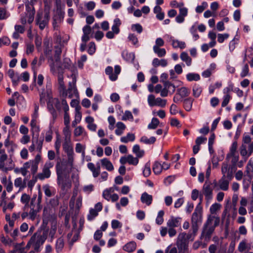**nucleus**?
<instances>
[{"instance_id": "1", "label": "nucleus", "mask_w": 253, "mask_h": 253, "mask_svg": "<svg viewBox=\"0 0 253 253\" xmlns=\"http://www.w3.org/2000/svg\"><path fill=\"white\" fill-rule=\"evenodd\" d=\"M47 236V230L43 231V232L42 230H38L32 235L30 240H32L35 251L37 252L41 251L40 247L45 241Z\"/></svg>"}, {"instance_id": "2", "label": "nucleus", "mask_w": 253, "mask_h": 253, "mask_svg": "<svg viewBox=\"0 0 253 253\" xmlns=\"http://www.w3.org/2000/svg\"><path fill=\"white\" fill-rule=\"evenodd\" d=\"M202 208L200 206V203H199L196 206L191 218L192 230L194 235H196L199 225L202 221Z\"/></svg>"}, {"instance_id": "3", "label": "nucleus", "mask_w": 253, "mask_h": 253, "mask_svg": "<svg viewBox=\"0 0 253 253\" xmlns=\"http://www.w3.org/2000/svg\"><path fill=\"white\" fill-rule=\"evenodd\" d=\"M214 218V217L213 216H208L203 228L201 238L203 237L207 241H209L210 240L211 235L215 230V228L212 226Z\"/></svg>"}, {"instance_id": "4", "label": "nucleus", "mask_w": 253, "mask_h": 253, "mask_svg": "<svg viewBox=\"0 0 253 253\" xmlns=\"http://www.w3.org/2000/svg\"><path fill=\"white\" fill-rule=\"evenodd\" d=\"M49 19V10H45L43 12L42 11L38 12L36 18V22L39 25L40 30H43L48 25Z\"/></svg>"}, {"instance_id": "5", "label": "nucleus", "mask_w": 253, "mask_h": 253, "mask_svg": "<svg viewBox=\"0 0 253 253\" xmlns=\"http://www.w3.org/2000/svg\"><path fill=\"white\" fill-rule=\"evenodd\" d=\"M57 182L63 191H67L72 186V182L68 174H65L60 177H57Z\"/></svg>"}, {"instance_id": "6", "label": "nucleus", "mask_w": 253, "mask_h": 253, "mask_svg": "<svg viewBox=\"0 0 253 253\" xmlns=\"http://www.w3.org/2000/svg\"><path fill=\"white\" fill-rule=\"evenodd\" d=\"M54 166L53 163L50 161H47L45 163L42 172L38 174L39 179L40 180H43L45 178H48L50 176L51 171L50 169L52 168Z\"/></svg>"}, {"instance_id": "7", "label": "nucleus", "mask_w": 253, "mask_h": 253, "mask_svg": "<svg viewBox=\"0 0 253 253\" xmlns=\"http://www.w3.org/2000/svg\"><path fill=\"white\" fill-rule=\"evenodd\" d=\"M211 185V182L206 180L202 188L203 195L205 196V199L207 202H209L213 198V189Z\"/></svg>"}, {"instance_id": "8", "label": "nucleus", "mask_w": 253, "mask_h": 253, "mask_svg": "<svg viewBox=\"0 0 253 253\" xmlns=\"http://www.w3.org/2000/svg\"><path fill=\"white\" fill-rule=\"evenodd\" d=\"M186 233H180L177 238L176 246L180 251H185L188 248V242L186 239Z\"/></svg>"}, {"instance_id": "9", "label": "nucleus", "mask_w": 253, "mask_h": 253, "mask_svg": "<svg viewBox=\"0 0 253 253\" xmlns=\"http://www.w3.org/2000/svg\"><path fill=\"white\" fill-rule=\"evenodd\" d=\"M63 148L64 151L67 153L68 160L69 161L73 160V149L71 144V139L70 138L64 139L63 144Z\"/></svg>"}, {"instance_id": "10", "label": "nucleus", "mask_w": 253, "mask_h": 253, "mask_svg": "<svg viewBox=\"0 0 253 253\" xmlns=\"http://www.w3.org/2000/svg\"><path fill=\"white\" fill-rule=\"evenodd\" d=\"M65 15V12L61 9V8L57 7L56 14L53 17V26L54 28L55 27L56 24L60 23L63 21Z\"/></svg>"}, {"instance_id": "11", "label": "nucleus", "mask_w": 253, "mask_h": 253, "mask_svg": "<svg viewBox=\"0 0 253 253\" xmlns=\"http://www.w3.org/2000/svg\"><path fill=\"white\" fill-rule=\"evenodd\" d=\"M181 223V218L171 216L168 220L167 224L168 227L174 228L175 227H180Z\"/></svg>"}, {"instance_id": "12", "label": "nucleus", "mask_w": 253, "mask_h": 253, "mask_svg": "<svg viewBox=\"0 0 253 253\" xmlns=\"http://www.w3.org/2000/svg\"><path fill=\"white\" fill-rule=\"evenodd\" d=\"M41 160V156L40 155L38 154L36 156L34 160L32 161V165L31 168V171L33 175H35L38 171V165Z\"/></svg>"}, {"instance_id": "13", "label": "nucleus", "mask_w": 253, "mask_h": 253, "mask_svg": "<svg viewBox=\"0 0 253 253\" xmlns=\"http://www.w3.org/2000/svg\"><path fill=\"white\" fill-rule=\"evenodd\" d=\"M63 74H59L58 76V82L59 85V89L63 91L62 96H66L67 95V91L63 81Z\"/></svg>"}, {"instance_id": "14", "label": "nucleus", "mask_w": 253, "mask_h": 253, "mask_svg": "<svg viewBox=\"0 0 253 253\" xmlns=\"http://www.w3.org/2000/svg\"><path fill=\"white\" fill-rule=\"evenodd\" d=\"M42 206L39 204H37L36 207H33L31 208V210L29 212V215L30 216V218L31 220H35L37 213L39 211H40L42 209Z\"/></svg>"}, {"instance_id": "15", "label": "nucleus", "mask_w": 253, "mask_h": 253, "mask_svg": "<svg viewBox=\"0 0 253 253\" xmlns=\"http://www.w3.org/2000/svg\"><path fill=\"white\" fill-rule=\"evenodd\" d=\"M140 199L142 203H144L147 206H150L152 204L153 197L147 193L144 192L141 195Z\"/></svg>"}, {"instance_id": "16", "label": "nucleus", "mask_w": 253, "mask_h": 253, "mask_svg": "<svg viewBox=\"0 0 253 253\" xmlns=\"http://www.w3.org/2000/svg\"><path fill=\"white\" fill-rule=\"evenodd\" d=\"M245 172L246 175L249 177V181H251L253 178V162L251 160L248 162Z\"/></svg>"}, {"instance_id": "17", "label": "nucleus", "mask_w": 253, "mask_h": 253, "mask_svg": "<svg viewBox=\"0 0 253 253\" xmlns=\"http://www.w3.org/2000/svg\"><path fill=\"white\" fill-rule=\"evenodd\" d=\"M229 181L226 180L224 176H222L218 182L219 189L223 191H227L229 188Z\"/></svg>"}, {"instance_id": "18", "label": "nucleus", "mask_w": 253, "mask_h": 253, "mask_svg": "<svg viewBox=\"0 0 253 253\" xmlns=\"http://www.w3.org/2000/svg\"><path fill=\"white\" fill-rule=\"evenodd\" d=\"M39 94L40 103L42 105H44L46 100V98L49 95V91L45 90L44 89H42L41 91H39Z\"/></svg>"}, {"instance_id": "19", "label": "nucleus", "mask_w": 253, "mask_h": 253, "mask_svg": "<svg viewBox=\"0 0 253 253\" xmlns=\"http://www.w3.org/2000/svg\"><path fill=\"white\" fill-rule=\"evenodd\" d=\"M122 56L124 60L129 62H133L135 58V55L133 53H129L126 50H124L122 52Z\"/></svg>"}, {"instance_id": "20", "label": "nucleus", "mask_w": 253, "mask_h": 253, "mask_svg": "<svg viewBox=\"0 0 253 253\" xmlns=\"http://www.w3.org/2000/svg\"><path fill=\"white\" fill-rule=\"evenodd\" d=\"M171 41V44L173 48H180V49H184L186 47V44L184 42L180 41L178 40H174L172 37L170 38Z\"/></svg>"}, {"instance_id": "21", "label": "nucleus", "mask_w": 253, "mask_h": 253, "mask_svg": "<svg viewBox=\"0 0 253 253\" xmlns=\"http://www.w3.org/2000/svg\"><path fill=\"white\" fill-rule=\"evenodd\" d=\"M87 168L92 172L93 176L97 177L99 176L100 171L99 170L98 168H96L95 165L92 163H89L87 164Z\"/></svg>"}, {"instance_id": "22", "label": "nucleus", "mask_w": 253, "mask_h": 253, "mask_svg": "<svg viewBox=\"0 0 253 253\" xmlns=\"http://www.w3.org/2000/svg\"><path fill=\"white\" fill-rule=\"evenodd\" d=\"M136 248V244L133 241L130 242L123 247V250L128 253L134 252Z\"/></svg>"}, {"instance_id": "23", "label": "nucleus", "mask_w": 253, "mask_h": 253, "mask_svg": "<svg viewBox=\"0 0 253 253\" xmlns=\"http://www.w3.org/2000/svg\"><path fill=\"white\" fill-rule=\"evenodd\" d=\"M64 247V239L62 237L58 238L56 241L55 249L57 253L61 252Z\"/></svg>"}, {"instance_id": "24", "label": "nucleus", "mask_w": 253, "mask_h": 253, "mask_svg": "<svg viewBox=\"0 0 253 253\" xmlns=\"http://www.w3.org/2000/svg\"><path fill=\"white\" fill-rule=\"evenodd\" d=\"M177 92L181 98L188 96L190 93V90L186 87L183 86L178 89Z\"/></svg>"}, {"instance_id": "25", "label": "nucleus", "mask_w": 253, "mask_h": 253, "mask_svg": "<svg viewBox=\"0 0 253 253\" xmlns=\"http://www.w3.org/2000/svg\"><path fill=\"white\" fill-rule=\"evenodd\" d=\"M152 65L155 67H157L159 66L164 67L168 65V62L167 60L165 59L159 60L158 58H155L153 60Z\"/></svg>"}, {"instance_id": "26", "label": "nucleus", "mask_w": 253, "mask_h": 253, "mask_svg": "<svg viewBox=\"0 0 253 253\" xmlns=\"http://www.w3.org/2000/svg\"><path fill=\"white\" fill-rule=\"evenodd\" d=\"M101 163L102 166L104 167L108 171H112L114 169V167L112 163L107 158L101 160Z\"/></svg>"}, {"instance_id": "27", "label": "nucleus", "mask_w": 253, "mask_h": 253, "mask_svg": "<svg viewBox=\"0 0 253 253\" xmlns=\"http://www.w3.org/2000/svg\"><path fill=\"white\" fill-rule=\"evenodd\" d=\"M132 152L136 155L137 158L142 157L145 153L143 150H140V146L138 144H135L133 146Z\"/></svg>"}, {"instance_id": "28", "label": "nucleus", "mask_w": 253, "mask_h": 253, "mask_svg": "<svg viewBox=\"0 0 253 253\" xmlns=\"http://www.w3.org/2000/svg\"><path fill=\"white\" fill-rule=\"evenodd\" d=\"M121 24V21L119 18H116L114 20V24L112 27V32L115 34H118L120 32L119 27Z\"/></svg>"}, {"instance_id": "29", "label": "nucleus", "mask_w": 253, "mask_h": 253, "mask_svg": "<svg viewBox=\"0 0 253 253\" xmlns=\"http://www.w3.org/2000/svg\"><path fill=\"white\" fill-rule=\"evenodd\" d=\"M156 141V139L154 136H151L148 138L146 136H143L141 137L140 141L146 144H154Z\"/></svg>"}, {"instance_id": "30", "label": "nucleus", "mask_w": 253, "mask_h": 253, "mask_svg": "<svg viewBox=\"0 0 253 253\" xmlns=\"http://www.w3.org/2000/svg\"><path fill=\"white\" fill-rule=\"evenodd\" d=\"M193 99L192 98H188L183 100V107L186 111H190L192 106Z\"/></svg>"}, {"instance_id": "31", "label": "nucleus", "mask_w": 253, "mask_h": 253, "mask_svg": "<svg viewBox=\"0 0 253 253\" xmlns=\"http://www.w3.org/2000/svg\"><path fill=\"white\" fill-rule=\"evenodd\" d=\"M135 138L134 134L128 133L126 136H123L121 138V141L123 143H127L128 141H133Z\"/></svg>"}, {"instance_id": "32", "label": "nucleus", "mask_w": 253, "mask_h": 253, "mask_svg": "<svg viewBox=\"0 0 253 253\" xmlns=\"http://www.w3.org/2000/svg\"><path fill=\"white\" fill-rule=\"evenodd\" d=\"M202 91V87L198 84H195L193 87V95L195 97H198Z\"/></svg>"}, {"instance_id": "33", "label": "nucleus", "mask_w": 253, "mask_h": 253, "mask_svg": "<svg viewBox=\"0 0 253 253\" xmlns=\"http://www.w3.org/2000/svg\"><path fill=\"white\" fill-rule=\"evenodd\" d=\"M164 86L166 89H167L170 94H173L175 91V85L169 81L168 82H164Z\"/></svg>"}, {"instance_id": "34", "label": "nucleus", "mask_w": 253, "mask_h": 253, "mask_svg": "<svg viewBox=\"0 0 253 253\" xmlns=\"http://www.w3.org/2000/svg\"><path fill=\"white\" fill-rule=\"evenodd\" d=\"M57 230V227L56 224L52 225L51 226V228L50 229L49 232V241L50 242H52L54 238H55V235L56 234Z\"/></svg>"}, {"instance_id": "35", "label": "nucleus", "mask_w": 253, "mask_h": 253, "mask_svg": "<svg viewBox=\"0 0 253 253\" xmlns=\"http://www.w3.org/2000/svg\"><path fill=\"white\" fill-rule=\"evenodd\" d=\"M163 169L162 164L159 162H155L153 166V170L155 174H159Z\"/></svg>"}, {"instance_id": "36", "label": "nucleus", "mask_w": 253, "mask_h": 253, "mask_svg": "<svg viewBox=\"0 0 253 253\" xmlns=\"http://www.w3.org/2000/svg\"><path fill=\"white\" fill-rule=\"evenodd\" d=\"M105 73L109 76V79L112 81H115L117 80V77L116 75H113V68L111 66H108L105 69Z\"/></svg>"}, {"instance_id": "37", "label": "nucleus", "mask_w": 253, "mask_h": 253, "mask_svg": "<svg viewBox=\"0 0 253 253\" xmlns=\"http://www.w3.org/2000/svg\"><path fill=\"white\" fill-rule=\"evenodd\" d=\"M181 59L185 62L187 66H190L191 64V58L188 56V54L185 52H183L180 54Z\"/></svg>"}, {"instance_id": "38", "label": "nucleus", "mask_w": 253, "mask_h": 253, "mask_svg": "<svg viewBox=\"0 0 253 253\" xmlns=\"http://www.w3.org/2000/svg\"><path fill=\"white\" fill-rule=\"evenodd\" d=\"M153 49L154 52L157 54L159 57H164L166 54V50L165 48H161L160 47H157L156 46H153Z\"/></svg>"}, {"instance_id": "39", "label": "nucleus", "mask_w": 253, "mask_h": 253, "mask_svg": "<svg viewBox=\"0 0 253 253\" xmlns=\"http://www.w3.org/2000/svg\"><path fill=\"white\" fill-rule=\"evenodd\" d=\"M56 171L57 177L63 176L64 169H63L62 164L60 162H57L56 165Z\"/></svg>"}, {"instance_id": "40", "label": "nucleus", "mask_w": 253, "mask_h": 253, "mask_svg": "<svg viewBox=\"0 0 253 253\" xmlns=\"http://www.w3.org/2000/svg\"><path fill=\"white\" fill-rule=\"evenodd\" d=\"M237 145V142L236 141H234L232 143L230 148V152L226 156V159H229L230 158V155L236 154Z\"/></svg>"}, {"instance_id": "41", "label": "nucleus", "mask_w": 253, "mask_h": 253, "mask_svg": "<svg viewBox=\"0 0 253 253\" xmlns=\"http://www.w3.org/2000/svg\"><path fill=\"white\" fill-rule=\"evenodd\" d=\"M160 122L157 118H153L151 123L148 126V129H156L158 126Z\"/></svg>"}, {"instance_id": "42", "label": "nucleus", "mask_w": 253, "mask_h": 253, "mask_svg": "<svg viewBox=\"0 0 253 253\" xmlns=\"http://www.w3.org/2000/svg\"><path fill=\"white\" fill-rule=\"evenodd\" d=\"M186 79L188 81H197L200 79V75L196 73H188L186 75Z\"/></svg>"}, {"instance_id": "43", "label": "nucleus", "mask_w": 253, "mask_h": 253, "mask_svg": "<svg viewBox=\"0 0 253 253\" xmlns=\"http://www.w3.org/2000/svg\"><path fill=\"white\" fill-rule=\"evenodd\" d=\"M76 78H74L73 79V82H70L69 83V87L68 88V91H73L74 93H77V89L76 86Z\"/></svg>"}, {"instance_id": "44", "label": "nucleus", "mask_w": 253, "mask_h": 253, "mask_svg": "<svg viewBox=\"0 0 253 253\" xmlns=\"http://www.w3.org/2000/svg\"><path fill=\"white\" fill-rule=\"evenodd\" d=\"M127 163L129 165H132L134 166H136L139 162L138 158L134 157L131 155H128L127 156Z\"/></svg>"}, {"instance_id": "45", "label": "nucleus", "mask_w": 253, "mask_h": 253, "mask_svg": "<svg viewBox=\"0 0 253 253\" xmlns=\"http://www.w3.org/2000/svg\"><path fill=\"white\" fill-rule=\"evenodd\" d=\"M82 119V113L81 111L75 112V120L72 122V125L75 126L77 124L80 123Z\"/></svg>"}, {"instance_id": "46", "label": "nucleus", "mask_w": 253, "mask_h": 253, "mask_svg": "<svg viewBox=\"0 0 253 253\" xmlns=\"http://www.w3.org/2000/svg\"><path fill=\"white\" fill-rule=\"evenodd\" d=\"M164 211H160L158 213V215L156 219V222L158 225H161L164 222L163 216L164 215Z\"/></svg>"}, {"instance_id": "47", "label": "nucleus", "mask_w": 253, "mask_h": 253, "mask_svg": "<svg viewBox=\"0 0 253 253\" xmlns=\"http://www.w3.org/2000/svg\"><path fill=\"white\" fill-rule=\"evenodd\" d=\"M151 168H150V163L147 162L144 167L143 171V175L147 177H148L150 174H151Z\"/></svg>"}, {"instance_id": "48", "label": "nucleus", "mask_w": 253, "mask_h": 253, "mask_svg": "<svg viewBox=\"0 0 253 253\" xmlns=\"http://www.w3.org/2000/svg\"><path fill=\"white\" fill-rule=\"evenodd\" d=\"M98 214V212L95 209H91L89 210V214L87 215V220L89 221H91L94 219V218L97 216Z\"/></svg>"}, {"instance_id": "49", "label": "nucleus", "mask_w": 253, "mask_h": 253, "mask_svg": "<svg viewBox=\"0 0 253 253\" xmlns=\"http://www.w3.org/2000/svg\"><path fill=\"white\" fill-rule=\"evenodd\" d=\"M23 180L22 178L18 177L15 179L14 180V185L16 187H19L20 189H24L26 187V185L22 184Z\"/></svg>"}, {"instance_id": "50", "label": "nucleus", "mask_w": 253, "mask_h": 253, "mask_svg": "<svg viewBox=\"0 0 253 253\" xmlns=\"http://www.w3.org/2000/svg\"><path fill=\"white\" fill-rule=\"evenodd\" d=\"M38 63V60L37 58H35L33 60L32 62L31 65H32V70L34 71V76H33V79L34 82L36 81V78H37V69L36 68V65H37Z\"/></svg>"}, {"instance_id": "51", "label": "nucleus", "mask_w": 253, "mask_h": 253, "mask_svg": "<svg viewBox=\"0 0 253 253\" xmlns=\"http://www.w3.org/2000/svg\"><path fill=\"white\" fill-rule=\"evenodd\" d=\"M63 65L65 69L70 70L72 67V63L71 60L68 58H64L63 61Z\"/></svg>"}, {"instance_id": "52", "label": "nucleus", "mask_w": 253, "mask_h": 253, "mask_svg": "<svg viewBox=\"0 0 253 253\" xmlns=\"http://www.w3.org/2000/svg\"><path fill=\"white\" fill-rule=\"evenodd\" d=\"M30 199V197L29 195L24 193L22 195L21 197V202L25 204V207L28 205L29 201Z\"/></svg>"}, {"instance_id": "53", "label": "nucleus", "mask_w": 253, "mask_h": 253, "mask_svg": "<svg viewBox=\"0 0 253 253\" xmlns=\"http://www.w3.org/2000/svg\"><path fill=\"white\" fill-rule=\"evenodd\" d=\"M167 103V100L165 99H163L160 97H158L156 98V103L155 106H159L161 107H164Z\"/></svg>"}, {"instance_id": "54", "label": "nucleus", "mask_w": 253, "mask_h": 253, "mask_svg": "<svg viewBox=\"0 0 253 253\" xmlns=\"http://www.w3.org/2000/svg\"><path fill=\"white\" fill-rule=\"evenodd\" d=\"M61 52L62 50L60 48H58L55 50L54 57L55 61L56 63H59L60 62V56Z\"/></svg>"}, {"instance_id": "55", "label": "nucleus", "mask_w": 253, "mask_h": 253, "mask_svg": "<svg viewBox=\"0 0 253 253\" xmlns=\"http://www.w3.org/2000/svg\"><path fill=\"white\" fill-rule=\"evenodd\" d=\"M52 101L53 103H54V105L56 109L58 111H60L61 110V106L62 105L60 100L58 98H54L52 99Z\"/></svg>"}, {"instance_id": "56", "label": "nucleus", "mask_w": 253, "mask_h": 253, "mask_svg": "<svg viewBox=\"0 0 253 253\" xmlns=\"http://www.w3.org/2000/svg\"><path fill=\"white\" fill-rule=\"evenodd\" d=\"M38 179H39L38 174L37 175H33L32 179L28 182V187L31 189H32L34 185L35 184V183H36Z\"/></svg>"}, {"instance_id": "57", "label": "nucleus", "mask_w": 253, "mask_h": 253, "mask_svg": "<svg viewBox=\"0 0 253 253\" xmlns=\"http://www.w3.org/2000/svg\"><path fill=\"white\" fill-rule=\"evenodd\" d=\"M70 105L71 107H74L75 108V112L80 111L81 107L79 105V102L78 100L76 99L72 100Z\"/></svg>"}, {"instance_id": "58", "label": "nucleus", "mask_w": 253, "mask_h": 253, "mask_svg": "<svg viewBox=\"0 0 253 253\" xmlns=\"http://www.w3.org/2000/svg\"><path fill=\"white\" fill-rule=\"evenodd\" d=\"M229 35L228 34H218L217 35V41L219 43H222L224 41L228 38Z\"/></svg>"}, {"instance_id": "59", "label": "nucleus", "mask_w": 253, "mask_h": 253, "mask_svg": "<svg viewBox=\"0 0 253 253\" xmlns=\"http://www.w3.org/2000/svg\"><path fill=\"white\" fill-rule=\"evenodd\" d=\"M240 154L241 156L243 157H246V159H247L248 157H247L248 155L249 154V152L247 150V146L246 145L242 144L241 148H240Z\"/></svg>"}, {"instance_id": "60", "label": "nucleus", "mask_w": 253, "mask_h": 253, "mask_svg": "<svg viewBox=\"0 0 253 253\" xmlns=\"http://www.w3.org/2000/svg\"><path fill=\"white\" fill-rule=\"evenodd\" d=\"M231 97L229 94H225L223 97V101L221 103V106L224 107L228 104Z\"/></svg>"}, {"instance_id": "61", "label": "nucleus", "mask_w": 253, "mask_h": 253, "mask_svg": "<svg viewBox=\"0 0 253 253\" xmlns=\"http://www.w3.org/2000/svg\"><path fill=\"white\" fill-rule=\"evenodd\" d=\"M133 120V117L132 115V113L129 111H126L124 115L122 117V120L126 121L127 120Z\"/></svg>"}, {"instance_id": "62", "label": "nucleus", "mask_w": 253, "mask_h": 253, "mask_svg": "<svg viewBox=\"0 0 253 253\" xmlns=\"http://www.w3.org/2000/svg\"><path fill=\"white\" fill-rule=\"evenodd\" d=\"M190 33L192 34L193 38H194L195 41H197L199 38V35L197 33V29L195 26L193 25L190 29Z\"/></svg>"}, {"instance_id": "63", "label": "nucleus", "mask_w": 253, "mask_h": 253, "mask_svg": "<svg viewBox=\"0 0 253 253\" xmlns=\"http://www.w3.org/2000/svg\"><path fill=\"white\" fill-rule=\"evenodd\" d=\"M249 68L248 64H246L242 69V71L240 74V76L242 78H244L247 76L249 74Z\"/></svg>"}, {"instance_id": "64", "label": "nucleus", "mask_w": 253, "mask_h": 253, "mask_svg": "<svg viewBox=\"0 0 253 253\" xmlns=\"http://www.w3.org/2000/svg\"><path fill=\"white\" fill-rule=\"evenodd\" d=\"M43 189L45 195L48 197H50L54 194V193H52L50 189V187L48 185L44 186L43 187Z\"/></svg>"}]
</instances>
